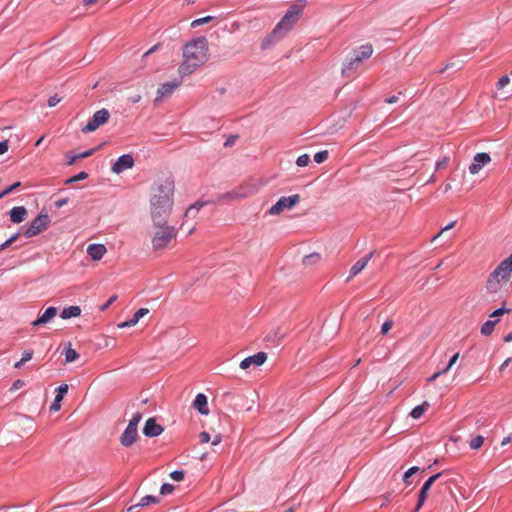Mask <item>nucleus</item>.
Segmentation results:
<instances>
[{
  "mask_svg": "<svg viewBox=\"0 0 512 512\" xmlns=\"http://www.w3.org/2000/svg\"><path fill=\"white\" fill-rule=\"evenodd\" d=\"M57 314L56 307H48L35 321L32 322L34 327L50 322Z\"/></svg>",
  "mask_w": 512,
  "mask_h": 512,
  "instance_id": "nucleus-20",
  "label": "nucleus"
},
{
  "mask_svg": "<svg viewBox=\"0 0 512 512\" xmlns=\"http://www.w3.org/2000/svg\"><path fill=\"white\" fill-rule=\"evenodd\" d=\"M88 177V174L86 172H80L75 176L70 177L66 180V184L74 183L76 181L84 180Z\"/></svg>",
  "mask_w": 512,
  "mask_h": 512,
  "instance_id": "nucleus-35",
  "label": "nucleus"
},
{
  "mask_svg": "<svg viewBox=\"0 0 512 512\" xmlns=\"http://www.w3.org/2000/svg\"><path fill=\"white\" fill-rule=\"evenodd\" d=\"M20 185H21L20 182H15L11 186L7 187L5 190L0 192V199H2L4 196L10 194L11 192H13L16 188L20 187Z\"/></svg>",
  "mask_w": 512,
  "mask_h": 512,
  "instance_id": "nucleus-39",
  "label": "nucleus"
},
{
  "mask_svg": "<svg viewBox=\"0 0 512 512\" xmlns=\"http://www.w3.org/2000/svg\"><path fill=\"white\" fill-rule=\"evenodd\" d=\"M327 158H328V151L327 150L317 152L314 155V161L316 163H318V164L323 163L324 161L327 160Z\"/></svg>",
  "mask_w": 512,
  "mask_h": 512,
  "instance_id": "nucleus-34",
  "label": "nucleus"
},
{
  "mask_svg": "<svg viewBox=\"0 0 512 512\" xmlns=\"http://www.w3.org/2000/svg\"><path fill=\"white\" fill-rule=\"evenodd\" d=\"M96 149H90V150H87L83 153H80L77 155V157H79V159H82V158H87L91 155H93V153L95 152Z\"/></svg>",
  "mask_w": 512,
  "mask_h": 512,
  "instance_id": "nucleus-54",
  "label": "nucleus"
},
{
  "mask_svg": "<svg viewBox=\"0 0 512 512\" xmlns=\"http://www.w3.org/2000/svg\"><path fill=\"white\" fill-rule=\"evenodd\" d=\"M374 252H370L360 260H358L350 269V274L347 278V281H350L352 278L357 276L365 267L368 265L369 261L372 259Z\"/></svg>",
  "mask_w": 512,
  "mask_h": 512,
  "instance_id": "nucleus-16",
  "label": "nucleus"
},
{
  "mask_svg": "<svg viewBox=\"0 0 512 512\" xmlns=\"http://www.w3.org/2000/svg\"><path fill=\"white\" fill-rule=\"evenodd\" d=\"M212 19H213V17H211V16H206L203 18L196 19L191 22V27L196 28L198 26L204 25V24L210 22Z\"/></svg>",
  "mask_w": 512,
  "mask_h": 512,
  "instance_id": "nucleus-33",
  "label": "nucleus"
},
{
  "mask_svg": "<svg viewBox=\"0 0 512 512\" xmlns=\"http://www.w3.org/2000/svg\"><path fill=\"white\" fill-rule=\"evenodd\" d=\"M441 375H442V374L440 373V371H438V372L434 373V374H433V375L428 379V381H429V382H433V381H435L438 377H440Z\"/></svg>",
  "mask_w": 512,
  "mask_h": 512,
  "instance_id": "nucleus-64",
  "label": "nucleus"
},
{
  "mask_svg": "<svg viewBox=\"0 0 512 512\" xmlns=\"http://www.w3.org/2000/svg\"><path fill=\"white\" fill-rule=\"evenodd\" d=\"M459 358V353L454 354L449 360L448 364L453 367V365L457 362Z\"/></svg>",
  "mask_w": 512,
  "mask_h": 512,
  "instance_id": "nucleus-59",
  "label": "nucleus"
},
{
  "mask_svg": "<svg viewBox=\"0 0 512 512\" xmlns=\"http://www.w3.org/2000/svg\"><path fill=\"white\" fill-rule=\"evenodd\" d=\"M175 185L171 177L157 179L150 188V214L155 225L167 223L174 203Z\"/></svg>",
  "mask_w": 512,
  "mask_h": 512,
  "instance_id": "nucleus-1",
  "label": "nucleus"
},
{
  "mask_svg": "<svg viewBox=\"0 0 512 512\" xmlns=\"http://www.w3.org/2000/svg\"><path fill=\"white\" fill-rule=\"evenodd\" d=\"M140 100H141V95H139V94L129 97V101L132 103H137Z\"/></svg>",
  "mask_w": 512,
  "mask_h": 512,
  "instance_id": "nucleus-62",
  "label": "nucleus"
},
{
  "mask_svg": "<svg viewBox=\"0 0 512 512\" xmlns=\"http://www.w3.org/2000/svg\"><path fill=\"white\" fill-rule=\"evenodd\" d=\"M116 298L117 297L115 295L111 296L107 303L102 307V310L108 308L116 300Z\"/></svg>",
  "mask_w": 512,
  "mask_h": 512,
  "instance_id": "nucleus-60",
  "label": "nucleus"
},
{
  "mask_svg": "<svg viewBox=\"0 0 512 512\" xmlns=\"http://www.w3.org/2000/svg\"><path fill=\"white\" fill-rule=\"evenodd\" d=\"M455 223H456L455 221H453V222L449 223L447 226H445V227L440 231V233H439V234H437V235L435 236V238L439 237V236H440L442 233H444L445 231H448V230L452 229V228L454 227Z\"/></svg>",
  "mask_w": 512,
  "mask_h": 512,
  "instance_id": "nucleus-57",
  "label": "nucleus"
},
{
  "mask_svg": "<svg viewBox=\"0 0 512 512\" xmlns=\"http://www.w3.org/2000/svg\"><path fill=\"white\" fill-rule=\"evenodd\" d=\"M174 490V487L173 485L169 484V483H164L162 486H161V489H160V492L162 495H167V494H170L172 493Z\"/></svg>",
  "mask_w": 512,
  "mask_h": 512,
  "instance_id": "nucleus-44",
  "label": "nucleus"
},
{
  "mask_svg": "<svg viewBox=\"0 0 512 512\" xmlns=\"http://www.w3.org/2000/svg\"><path fill=\"white\" fill-rule=\"evenodd\" d=\"M267 360V354L265 352H258L252 356L246 357L240 362V368L245 370L251 366H261Z\"/></svg>",
  "mask_w": 512,
  "mask_h": 512,
  "instance_id": "nucleus-13",
  "label": "nucleus"
},
{
  "mask_svg": "<svg viewBox=\"0 0 512 512\" xmlns=\"http://www.w3.org/2000/svg\"><path fill=\"white\" fill-rule=\"evenodd\" d=\"M512 274V254L502 260L498 266L489 274L486 281V292L496 295L505 290Z\"/></svg>",
  "mask_w": 512,
  "mask_h": 512,
  "instance_id": "nucleus-3",
  "label": "nucleus"
},
{
  "mask_svg": "<svg viewBox=\"0 0 512 512\" xmlns=\"http://www.w3.org/2000/svg\"><path fill=\"white\" fill-rule=\"evenodd\" d=\"M448 160H449V158H448V157H445L444 159H442V160L438 161V162L436 163V169H437V170H440V169L445 168V167H446V165H447V163H448Z\"/></svg>",
  "mask_w": 512,
  "mask_h": 512,
  "instance_id": "nucleus-53",
  "label": "nucleus"
},
{
  "mask_svg": "<svg viewBox=\"0 0 512 512\" xmlns=\"http://www.w3.org/2000/svg\"><path fill=\"white\" fill-rule=\"evenodd\" d=\"M24 384H25V382H24L23 380L18 379V380H16V381L12 384V386H11L10 390H11V391H15V390H17V389H20L21 387H23V386H24Z\"/></svg>",
  "mask_w": 512,
  "mask_h": 512,
  "instance_id": "nucleus-52",
  "label": "nucleus"
},
{
  "mask_svg": "<svg viewBox=\"0 0 512 512\" xmlns=\"http://www.w3.org/2000/svg\"><path fill=\"white\" fill-rule=\"evenodd\" d=\"M81 314V309L79 306H70L64 308L60 314L62 319H69L71 317H78Z\"/></svg>",
  "mask_w": 512,
  "mask_h": 512,
  "instance_id": "nucleus-25",
  "label": "nucleus"
},
{
  "mask_svg": "<svg viewBox=\"0 0 512 512\" xmlns=\"http://www.w3.org/2000/svg\"><path fill=\"white\" fill-rule=\"evenodd\" d=\"M441 476V473H437L433 476H431L422 486V488L420 489V492H419V497H418V502H417V505L414 509V512H419V510L421 509V507L424 505L426 499H427V496H428V491L430 490L431 486L434 484V482Z\"/></svg>",
  "mask_w": 512,
  "mask_h": 512,
  "instance_id": "nucleus-11",
  "label": "nucleus"
},
{
  "mask_svg": "<svg viewBox=\"0 0 512 512\" xmlns=\"http://www.w3.org/2000/svg\"><path fill=\"white\" fill-rule=\"evenodd\" d=\"M170 477L177 482H180L184 479V472L182 470H175L170 473Z\"/></svg>",
  "mask_w": 512,
  "mask_h": 512,
  "instance_id": "nucleus-41",
  "label": "nucleus"
},
{
  "mask_svg": "<svg viewBox=\"0 0 512 512\" xmlns=\"http://www.w3.org/2000/svg\"><path fill=\"white\" fill-rule=\"evenodd\" d=\"M64 355H65V361L68 363L73 362L79 358V353L75 349H73L71 347V345H69L64 350Z\"/></svg>",
  "mask_w": 512,
  "mask_h": 512,
  "instance_id": "nucleus-29",
  "label": "nucleus"
},
{
  "mask_svg": "<svg viewBox=\"0 0 512 512\" xmlns=\"http://www.w3.org/2000/svg\"><path fill=\"white\" fill-rule=\"evenodd\" d=\"M203 202H197L191 206L188 207V209L185 212V217H195L198 211L203 207Z\"/></svg>",
  "mask_w": 512,
  "mask_h": 512,
  "instance_id": "nucleus-31",
  "label": "nucleus"
},
{
  "mask_svg": "<svg viewBox=\"0 0 512 512\" xmlns=\"http://www.w3.org/2000/svg\"><path fill=\"white\" fill-rule=\"evenodd\" d=\"M65 158H66V164L68 166L73 165L76 162V160L79 159V157H77V155H70L69 153L66 154Z\"/></svg>",
  "mask_w": 512,
  "mask_h": 512,
  "instance_id": "nucleus-50",
  "label": "nucleus"
},
{
  "mask_svg": "<svg viewBox=\"0 0 512 512\" xmlns=\"http://www.w3.org/2000/svg\"><path fill=\"white\" fill-rule=\"evenodd\" d=\"M110 117V113L107 109L103 108L96 111L91 120L82 128L83 133H90L97 130L101 125H104Z\"/></svg>",
  "mask_w": 512,
  "mask_h": 512,
  "instance_id": "nucleus-6",
  "label": "nucleus"
},
{
  "mask_svg": "<svg viewBox=\"0 0 512 512\" xmlns=\"http://www.w3.org/2000/svg\"><path fill=\"white\" fill-rule=\"evenodd\" d=\"M18 237H19V234L16 233V234L12 235L7 241L10 245H12L18 239Z\"/></svg>",
  "mask_w": 512,
  "mask_h": 512,
  "instance_id": "nucleus-63",
  "label": "nucleus"
},
{
  "mask_svg": "<svg viewBox=\"0 0 512 512\" xmlns=\"http://www.w3.org/2000/svg\"><path fill=\"white\" fill-rule=\"evenodd\" d=\"M138 438L137 428L127 426L120 437V442L123 446H131Z\"/></svg>",
  "mask_w": 512,
  "mask_h": 512,
  "instance_id": "nucleus-18",
  "label": "nucleus"
},
{
  "mask_svg": "<svg viewBox=\"0 0 512 512\" xmlns=\"http://www.w3.org/2000/svg\"><path fill=\"white\" fill-rule=\"evenodd\" d=\"M222 440V437L220 434L215 435L214 439L212 440V445L216 446L218 445Z\"/></svg>",
  "mask_w": 512,
  "mask_h": 512,
  "instance_id": "nucleus-61",
  "label": "nucleus"
},
{
  "mask_svg": "<svg viewBox=\"0 0 512 512\" xmlns=\"http://www.w3.org/2000/svg\"><path fill=\"white\" fill-rule=\"evenodd\" d=\"M8 150V141L4 140L0 142V155L4 154Z\"/></svg>",
  "mask_w": 512,
  "mask_h": 512,
  "instance_id": "nucleus-55",
  "label": "nucleus"
},
{
  "mask_svg": "<svg viewBox=\"0 0 512 512\" xmlns=\"http://www.w3.org/2000/svg\"><path fill=\"white\" fill-rule=\"evenodd\" d=\"M428 407L429 403L427 401L423 402L421 405L414 407L410 412L411 417L414 419H419L424 414Z\"/></svg>",
  "mask_w": 512,
  "mask_h": 512,
  "instance_id": "nucleus-27",
  "label": "nucleus"
},
{
  "mask_svg": "<svg viewBox=\"0 0 512 512\" xmlns=\"http://www.w3.org/2000/svg\"><path fill=\"white\" fill-rule=\"evenodd\" d=\"M393 326V321L392 320H387L385 321L383 324H382V327H381V333L383 335H386L390 329L392 328Z\"/></svg>",
  "mask_w": 512,
  "mask_h": 512,
  "instance_id": "nucleus-45",
  "label": "nucleus"
},
{
  "mask_svg": "<svg viewBox=\"0 0 512 512\" xmlns=\"http://www.w3.org/2000/svg\"><path fill=\"white\" fill-rule=\"evenodd\" d=\"M491 162V157L488 153H477L474 156L473 162L469 166V172L473 175L479 173L483 166Z\"/></svg>",
  "mask_w": 512,
  "mask_h": 512,
  "instance_id": "nucleus-12",
  "label": "nucleus"
},
{
  "mask_svg": "<svg viewBox=\"0 0 512 512\" xmlns=\"http://www.w3.org/2000/svg\"><path fill=\"white\" fill-rule=\"evenodd\" d=\"M86 252L92 260L98 261L103 258L107 249L103 244H90L87 246Z\"/></svg>",
  "mask_w": 512,
  "mask_h": 512,
  "instance_id": "nucleus-19",
  "label": "nucleus"
},
{
  "mask_svg": "<svg viewBox=\"0 0 512 512\" xmlns=\"http://www.w3.org/2000/svg\"><path fill=\"white\" fill-rule=\"evenodd\" d=\"M509 309H505L504 307H501L497 310H495L493 313L490 314V318H498L502 316L504 313H509Z\"/></svg>",
  "mask_w": 512,
  "mask_h": 512,
  "instance_id": "nucleus-46",
  "label": "nucleus"
},
{
  "mask_svg": "<svg viewBox=\"0 0 512 512\" xmlns=\"http://www.w3.org/2000/svg\"><path fill=\"white\" fill-rule=\"evenodd\" d=\"M207 51V40L203 37L187 43L183 49L184 60L178 69L180 76L190 75L203 65L207 60Z\"/></svg>",
  "mask_w": 512,
  "mask_h": 512,
  "instance_id": "nucleus-2",
  "label": "nucleus"
},
{
  "mask_svg": "<svg viewBox=\"0 0 512 512\" xmlns=\"http://www.w3.org/2000/svg\"><path fill=\"white\" fill-rule=\"evenodd\" d=\"M139 322L138 319H136L134 316L127 320V321H124V322H121L118 324V328H128V327H132V326H135L137 323Z\"/></svg>",
  "mask_w": 512,
  "mask_h": 512,
  "instance_id": "nucleus-37",
  "label": "nucleus"
},
{
  "mask_svg": "<svg viewBox=\"0 0 512 512\" xmlns=\"http://www.w3.org/2000/svg\"><path fill=\"white\" fill-rule=\"evenodd\" d=\"M68 389H69V387L67 384H62L57 388V395L55 396V399H54L52 405L50 406V410L55 411V412L60 410V408H61L60 403L63 400L64 395L68 392Z\"/></svg>",
  "mask_w": 512,
  "mask_h": 512,
  "instance_id": "nucleus-24",
  "label": "nucleus"
},
{
  "mask_svg": "<svg viewBox=\"0 0 512 512\" xmlns=\"http://www.w3.org/2000/svg\"><path fill=\"white\" fill-rule=\"evenodd\" d=\"M483 443H484L483 436L478 435V436L474 437L473 439H471L469 445H470L471 449L477 450L483 445Z\"/></svg>",
  "mask_w": 512,
  "mask_h": 512,
  "instance_id": "nucleus-32",
  "label": "nucleus"
},
{
  "mask_svg": "<svg viewBox=\"0 0 512 512\" xmlns=\"http://www.w3.org/2000/svg\"><path fill=\"white\" fill-rule=\"evenodd\" d=\"M163 432V427L156 423L154 418H149L143 428V433L147 437H156Z\"/></svg>",
  "mask_w": 512,
  "mask_h": 512,
  "instance_id": "nucleus-17",
  "label": "nucleus"
},
{
  "mask_svg": "<svg viewBox=\"0 0 512 512\" xmlns=\"http://www.w3.org/2000/svg\"><path fill=\"white\" fill-rule=\"evenodd\" d=\"M210 438H211V437H210L209 433H207V432H205V431H203V432H201V433L199 434V441H200L201 443H208V442L210 441Z\"/></svg>",
  "mask_w": 512,
  "mask_h": 512,
  "instance_id": "nucleus-51",
  "label": "nucleus"
},
{
  "mask_svg": "<svg viewBox=\"0 0 512 512\" xmlns=\"http://www.w3.org/2000/svg\"><path fill=\"white\" fill-rule=\"evenodd\" d=\"M300 202V195L295 194L288 197H281L270 209V215H279L285 209H292L296 204Z\"/></svg>",
  "mask_w": 512,
  "mask_h": 512,
  "instance_id": "nucleus-7",
  "label": "nucleus"
},
{
  "mask_svg": "<svg viewBox=\"0 0 512 512\" xmlns=\"http://www.w3.org/2000/svg\"><path fill=\"white\" fill-rule=\"evenodd\" d=\"M193 407L202 415L209 414L208 401L207 397L203 393H199L196 395V398L193 402Z\"/></svg>",
  "mask_w": 512,
  "mask_h": 512,
  "instance_id": "nucleus-21",
  "label": "nucleus"
},
{
  "mask_svg": "<svg viewBox=\"0 0 512 512\" xmlns=\"http://www.w3.org/2000/svg\"><path fill=\"white\" fill-rule=\"evenodd\" d=\"M149 313V310L147 308H140L134 313V317L138 320H140L142 317L147 315Z\"/></svg>",
  "mask_w": 512,
  "mask_h": 512,
  "instance_id": "nucleus-47",
  "label": "nucleus"
},
{
  "mask_svg": "<svg viewBox=\"0 0 512 512\" xmlns=\"http://www.w3.org/2000/svg\"><path fill=\"white\" fill-rule=\"evenodd\" d=\"M260 188V184L257 181L246 182L234 189V196L240 199H244L254 195Z\"/></svg>",
  "mask_w": 512,
  "mask_h": 512,
  "instance_id": "nucleus-10",
  "label": "nucleus"
},
{
  "mask_svg": "<svg viewBox=\"0 0 512 512\" xmlns=\"http://www.w3.org/2000/svg\"><path fill=\"white\" fill-rule=\"evenodd\" d=\"M33 354H34L33 350H26V351H24L22 353V357H21L22 362L26 363L27 361H30L32 359V357H33Z\"/></svg>",
  "mask_w": 512,
  "mask_h": 512,
  "instance_id": "nucleus-48",
  "label": "nucleus"
},
{
  "mask_svg": "<svg viewBox=\"0 0 512 512\" xmlns=\"http://www.w3.org/2000/svg\"><path fill=\"white\" fill-rule=\"evenodd\" d=\"M373 53V48L371 45L366 44L362 45L358 50H354L350 53V55L354 58L359 59L361 63H363L364 60L371 57Z\"/></svg>",
  "mask_w": 512,
  "mask_h": 512,
  "instance_id": "nucleus-22",
  "label": "nucleus"
},
{
  "mask_svg": "<svg viewBox=\"0 0 512 512\" xmlns=\"http://www.w3.org/2000/svg\"><path fill=\"white\" fill-rule=\"evenodd\" d=\"M159 229L155 232L152 238V245L154 250H162L166 248L169 242L176 236L174 227L164 225H156Z\"/></svg>",
  "mask_w": 512,
  "mask_h": 512,
  "instance_id": "nucleus-5",
  "label": "nucleus"
},
{
  "mask_svg": "<svg viewBox=\"0 0 512 512\" xmlns=\"http://www.w3.org/2000/svg\"><path fill=\"white\" fill-rule=\"evenodd\" d=\"M321 260V255L319 253H312L307 255L303 259V263L306 266H312L318 263Z\"/></svg>",
  "mask_w": 512,
  "mask_h": 512,
  "instance_id": "nucleus-30",
  "label": "nucleus"
},
{
  "mask_svg": "<svg viewBox=\"0 0 512 512\" xmlns=\"http://www.w3.org/2000/svg\"><path fill=\"white\" fill-rule=\"evenodd\" d=\"M158 502V499L155 497V496H152V495H146L144 496L141 501L136 504V505H133L131 507L128 508V512L134 510L135 508L137 507H144V506H148L150 504H155Z\"/></svg>",
  "mask_w": 512,
  "mask_h": 512,
  "instance_id": "nucleus-26",
  "label": "nucleus"
},
{
  "mask_svg": "<svg viewBox=\"0 0 512 512\" xmlns=\"http://www.w3.org/2000/svg\"><path fill=\"white\" fill-rule=\"evenodd\" d=\"M233 194H234V189L232 191H230V192L222 194L219 197V200H223V201H235V200H238V198L236 196H234Z\"/></svg>",
  "mask_w": 512,
  "mask_h": 512,
  "instance_id": "nucleus-42",
  "label": "nucleus"
},
{
  "mask_svg": "<svg viewBox=\"0 0 512 512\" xmlns=\"http://www.w3.org/2000/svg\"><path fill=\"white\" fill-rule=\"evenodd\" d=\"M510 83V78L507 75L502 76L499 81L497 82V88L503 89L505 86H507Z\"/></svg>",
  "mask_w": 512,
  "mask_h": 512,
  "instance_id": "nucleus-43",
  "label": "nucleus"
},
{
  "mask_svg": "<svg viewBox=\"0 0 512 512\" xmlns=\"http://www.w3.org/2000/svg\"><path fill=\"white\" fill-rule=\"evenodd\" d=\"M60 101H61V98H59L57 95L51 96V97L48 99V106H49V107H54V106H56Z\"/></svg>",
  "mask_w": 512,
  "mask_h": 512,
  "instance_id": "nucleus-49",
  "label": "nucleus"
},
{
  "mask_svg": "<svg viewBox=\"0 0 512 512\" xmlns=\"http://www.w3.org/2000/svg\"><path fill=\"white\" fill-rule=\"evenodd\" d=\"M303 5L294 4L290 7L281 21L276 25L273 30V35L276 37H282L297 23L302 13Z\"/></svg>",
  "mask_w": 512,
  "mask_h": 512,
  "instance_id": "nucleus-4",
  "label": "nucleus"
},
{
  "mask_svg": "<svg viewBox=\"0 0 512 512\" xmlns=\"http://www.w3.org/2000/svg\"><path fill=\"white\" fill-rule=\"evenodd\" d=\"M67 203H68V199L67 198H62V199H59V200L55 201V206L57 208H61V207L65 206Z\"/></svg>",
  "mask_w": 512,
  "mask_h": 512,
  "instance_id": "nucleus-56",
  "label": "nucleus"
},
{
  "mask_svg": "<svg viewBox=\"0 0 512 512\" xmlns=\"http://www.w3.org/2000/svg\"><path fill=\"white\" fill-rule=\"evenodd\" d=\"M497 322L498 319L486 321L481 327V334L484 336L491 335Z\"/></svg>",
  "mask_w": 512,
  "mask_h": 512,
  "instance_id": "nucleus-28",
  "label": "nucleus"
},
{
  "mask_svg": "<svg viewBox=\"0 0 512 512\" xmlns=\"http://www.w3.org/2000/svg\"><path fill=\"white\" fill-rule=\"evenodd\" d=\"M141 419H142V414L140 412H136L132 416V419L129 421L127 426H130V427H133V428H137L138 423L141 421Z\"/></svg>",
  "mask_w": 512,
  "mask_h": 512,
  "instance_id": "nucleus-36",
  "label": "nucleus"
},
{
  "mask_svg": "<svg viewBox=\"0 0 512 512\" xmlns=\"http://www.w3.org/2000/svg\"><path fill=\"white\" fill-rule=\"evenodd\" d=\"M181 85V80H173L171 82H167L162 84L157 90L156 100H162L164 98L169 97L175 89H177Z\"/></svg>",
  "mask_w": 512,
  "mask_h": 512,
  "instance_id": "nucleus-15",
  "label": "nucleus"
},
{
  "mask_svg": "<svg viewBox=\"0 0 512 512\" xmlns=\"http://www.w3.org/2000/svg\"><path fill=\"white\" fill-rule=\"evenodd\" d=\"M9 216H10V220L13 223H21L25 220V218L27 216V210L23 206L13 207L9 211Z\"/></svg>",
  "mask_w": 512,
  "mask_h": 512,
  "instance_id": "nucleus-23",
  "label": "nucleus"
},
{
  "mask_svg": "<svg viewBox=\"0 0 512 512\" xmlns=\"http://www.w3.org/2000/svg\"><path fill=\"white\" fill-rule=\"evenodd\" d=\"M362 63L359 59L352 57L350 54L346 57L342 67V75L347 78H356L359 75V68Z\"/></svg>",
  "mask_w": 512,
  "mask_h": 512,
  "instance_id": "nucleus-9",
  "label": "nucleus"
},
{
  "mask_svg": "<svg viewBox=\"0 0 512 512\" xmlns=\"http://www.w3.org/2000/svg\"><path fill=\"white\" fill-rule=\"evenodd\" d=\"M309 155L308 154H303V155H300L297 160H296V164L299 166V167H305L308 165L309 163Z\"/></svg>",
  "mask_w": 512,
  "mask_h": 512,
  "instance_id": "nucleus-38",
  "label": "nucleus"
},
{
  "mask_svg": "<svg viewBox=\"0 0 512 512\" xmlns=\"http://www.w3.org/2000/svg\"><path fill=\"white\" fill-rule=\"evenodd\" d=\"M404 169L408 170L407 174H411L412 175V174H415L418 171L419 167L413 165V166H406Z\"/></svg>",
  "mask_w": 512,
  "mask_h": 512,
  "instance_id": "nucleus-58",
  "label": "nucleus"
},
{
  "mask_svg": "<svg viewBox=\"0 0 512 512\" xmlns=\"http://www.w3.org/2000/svg\"><path fill=\"white\" fill-rule=\"evenodd\" d=\"M134 165V159L131 155L125 154L120 156L112 166V172L120 174L124 170L132 168Z\"/></svg>",
  "mask_w": 512,
  "mask_h": 512,
  "instance_id": "nucleus-14",
  "label": "nucleus"
},
{
  "mask_svg": "<svg viewBox=\"0 0 512 512\" xmlns=\"http://www.w3.org/2000/svg\"><path fill=\"white\" fill-rule=\"evenodd\" d=\"M419 470V468L417 466H414V467H411L410 469H408L405 473H404V476H403V481L408 484V479L414 475L415 473H417Z\"/></svg>",
  "mask_w": 512,
  "mask_h": 512,
  "instance_id": "nucleus-40",
  "label": "nucleus"
},
{
  "mask_svg": "<svg viewBox=\"0 0 512 512\" xmlns=\"http://www.w3.org/2000/svg\"><path fill=\"white\" fill-rule=\"evenodd\" d=\"M50 219L47 214L38 215L25 231L24 235L28 238L36 236L47 229Z\"/></svg>",
  "mask_w": 512,
  "mask_h": 512,
  "instance_id": "nucleus-8",
  "label": "nucleus"
}]
</instances>
